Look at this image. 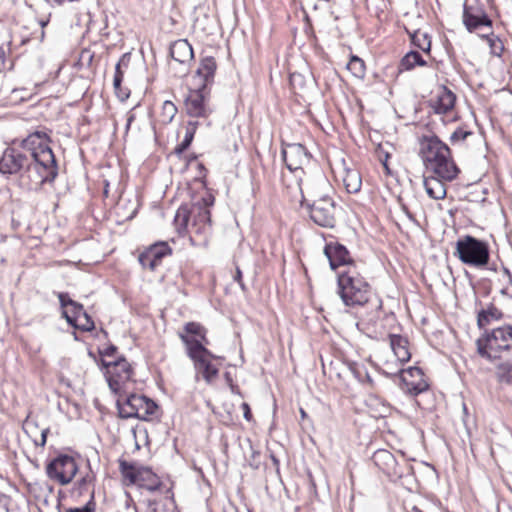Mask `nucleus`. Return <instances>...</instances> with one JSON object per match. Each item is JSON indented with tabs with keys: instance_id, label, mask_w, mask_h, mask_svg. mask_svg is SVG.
<instances>
[{
	"instance_id": "obj_57",
	"label": "nucleus",
	"mask_w": 512,
	"mask_h": 512,
	"mask_svg": "<svg viewBox=\"0 0 512 512\" xmlns=\"http://www.w3.org/2000/svg\"><path fill=\"white\" fill-rule=\"evenodd\" d=\"M413 510H414V512H422V511H421L420 509H418V508H414Z\"/></svg>"
},
{
	"instance_id": "obj_22",
	"label": "nucleus",
	"mask_w": 512,
	"mask_h": 512,
	"mask_svg": "<svg viewBox=\"0 0 512 512\" xmlns=\"http://www.w3.org/2000/svg\"><path fill=\"white\" fill-rule=\"evenodd\" d=\"M170 55L175 62L189 63L193 59V49L186 39L175 41L170 47Z\"/></svg>"
},
{
	"instance_id": "obj_27",
	"label": "nucleus",
	"mask_w": 512,
	"mask_h": 512,
	"mask_svg": "<svg viewBox=\"0 0 512 512\" xmlns=\"http://www.w3.org/2000/svg\"><path fill=\"white\" fill-rule=\"evenodd\" d=\"M180 333L185 334L187 337L192 338L194 340H199L203 345L208 344L206 339V330L205 328L197 323V322H188L184 325L183 331H179Z\"/></svg>"
},
{
	"instance_id": "obj_33",
	"label": "nucleus",
	"mask_w": 512,
	"mask_h": 512,
	"mask_svg": "<svg viewBox=\"0 0 512 512\" xmlns=\"http://www.w3.org/2000/svg\"><path fill=\"white\" fill-rule=\"evenodd\" d=\"M151 512H177L176 504L172 497L166 496L161 500L150 502Z\"/></svg>"
},
{
	"instance_id": "obj_25",
	"label": "nucleus",
	"mask_w": 512,
	"mask_h": 512,
	"mask_svg": "<svg viewBox=\"0 0 512 512\" xmlns=\"http://www.w3.org/2000/svg\"><path fill=\"white\" fill-rule=\"evenodd\" d=\"M389 340L391 349L397 360L401 363L408 361L411 357L408 349V340L396 334L389 335Z\"/></svg>"
},
{
	"instance_id": "obj_9",
	"label": "nucleus",
	"mask_w": 512,
	"mask_h": 512,
	"mask_svg": "<svg viewBox=\"0 0 512 512\" xmlns=\"http://www.w3.org/2000/svg\"><path fill=\"white\" fill-rule=\"evenodd\" d=\"M119 470L123 478V483L127 486L138 485L148 491H156L162 485L157 475L153 473L150 468L137 463L119 460Z\"/></svg>"
},
{
	"instance_id": "obj_24",
	"label": "nucleus",
	"mask_w": 512,
	"mask_h": 512,
	"mask_svg": "<svg viewBox=\"0 0 512 512\" xmlns=\"http://www.w3.org/2000/svg\"><path fill=\"white\" fill-rule=\"evenodd\" d=\"M373 461L384 473L392 474L396 472L397 461L394 455L388 450L381 449L374 453Z\"/></svg>"
},
{
	"instance_id": "obj_47",
	"label": "nucleus",
	"mask_w": 512,
	"mask_h": 512,
	"mask_svg": "<svg viewBox=\"0 0 512 512\" xmlns=\"http://www.w3.org/2000/svg\"><path fill=\"white\" fill-rule=\"evenodd\" d=\"M117 348L114 346V345H110L109 347L105 348L101 354L104 356V357H110V356H113L114 353L116 352Z\"/></svg>"
},
{
	"instance_id": "obj_15",
	"label": "nucleus",
	"mask_w": 512,
	"mask_h": 512,
	"mask_svg": "<svg viewBox=\"0 0 512 512\" xmlns=\"http://www.w3.org/2000/svg\"><path fill=\"white\" fill-rule=\"evenodd\" d=\"M172 253V249L167 242H157L150 245L138 257L139 263L143 268L154 271L162 262L165 256Z\"/></svg>"
},
{
	"instance_id": "obj_46",
	"label": "nucleus",
	"mask_w": 512,
	"mask_h": 512,
	"mask_svg": "<svg viewBox=\"0 0 512 512\" xmlns=\"http://www.w3.org/2000/svg\"><path fill=\"white\" fill-rule=\"evenodd\" d=\"M241 408H242V411H243L244 418L247 421H250L252 419V414H251V410H250L249 405L244 402V403L241 404Z\"/></svg>"
},
{
	"instance_id": "obj_49",
	"label": "nucleus",
	"mask_w": 512,
	"mask_h": 512,
	"mask_svg": "<svg viewBox=\"0 0 512 512\" xmlns=\"http://www.w3.org/2000/svg\"><path fill=\"white\" fill-rule=\"evenodd\" d=\"M37 428L33 422H26V431L32 436L33 430Z\"/></svg>"
},
{
	"instance_id": "obj_48",
	"label": "nucleus",
	"mask_w": 512,
	"mask_h": 512,
	"mask_svg": "<svg viewBox=\"0 0 512 512\" xmlns=\"http://www.w3.org/2000/svg\"><path fill=\"white\" fill-rule=\"evenodd\" d=\"M114 78H118L120 80H123V72L120 69V63H117L115 67V75Z\"/></svg>"
},
{
	"instance_id": "obj_7",
	"label": "nucleus",
	"mask_w": 512,
	"mask_h": 512,
	"mask_svg": "<svg viewBox=\"0 0 512 512\" xmlns=\"http://www.w3.org/2000/svg\"><path fill=\"white\" fill-rule=\"evenodd\" d=\"M455 254L462 263L477 268L487 265L490 258L487 243L470 235L457 240Z\"/></svg>"
},
{
	"instance_id": "obj_1",
	"label": "nucleus",
	"mask_w": 512,
	"mask_h": 512,
	"mask_svg": "<svg viewBox=\"0 0 512 512\" xmlns=\"http://www.w3.org/2000/svg\"><path fill=\"white\" fill-rule=\"evenodd\" d=\"M296 176L299 177L301 204L308 209L310 218L321 227H334L336 205L330 195L332 188L328 180L323 175H319L317 178L303 183L301 177Z\"/></svg>"
},
{
	"instance_id": "obj_44",
	"label": "nucleus",
	"mask_w": 512,
	"mask_h": 512,
	"mask_svg": "<svg viewBox=\"0 0 512 512\" xmlns=\"http://www.w3.org/2000/svg\"><path fill=\"white\" fill-rule=\"evenodd\" d=\"M49 432V428H43L40 432V436L37 438H34L33 441L37 446L44 447L47 440V434Z\"/></svg>"
},
{
	"instance_id": "obj_41",
	"label": "nucleus",
	"mask_w": 512,
	"mask_h": 512,
	"mask_svg": "<svg viewBox=\"0 0 512 512\" xmlns=\"http://www.w3.org/2000/svg\"><path fill=\"white\" fill-rule=\"evenodd\" d=\"M95 510V502H94V495L91 494L90 500L87 502V504L83 507L79 508H69L66 510V512H94Z\"/></svg>"
},
{
	"instance_id": "obj_30",
	"label": "nucleus",
	"mask_w": 512,
	"mask_h": 512,
	"mask_svg": "<svg viewBox=\"0 0 512 512\" xmlns=\"http://www.w3.org/2000/svg\"><path fill=\"white\" fill-rule=\"evenodd\" d=\"M417 65L424 66L426 65V61L417 51H410L402 58L400 62V70L409 71Z\"/></svg>"
},
{
	"instance_id": "obj_2",
	"label": "nucleus",
	"mask_w": 512,
	"mask_h": 512,
	"mask_svg": "<svg viewBox=\"0 0 512 512\" xmlns=\"http://www.w3.org/2000/svg\"><path fill=\"white\" fill-rule=\"evenodd\" d=\"M418 144V154L427 172L442 177L446 181L457 178L460 169L453 160L447 144L432 134L421 136Z\"/></svg>"
},
{
	"instance_id": "obj_40",
	"label": "nucleus",
	"mask_w": 512,
	"mask_h": 512,
	"mask_svg": "<svg viewBox=\"0 0 512 512\" xmlns=\"http://www.w3.org/2000/svg\"><path fill=\"white\" fill-rule=\"evenodd\" d=\"M94 476L91 473H87L85 476H83L78 482V491L79 494H83L88 490L89 485L93 482Z\"/></svg>"
},
{
	"instance_id": "obj_39",
	"label": "nucleus",
	"mask_w": 512,
	"mask_h": 512,
	"mask_svg": "<svg viewBox=\"0 0 512 512\" xmlns=\"http://www.w3.org/2000/svg\"><path fill=\"white\" fill-rule=\"evenodd\" d=\"M193 135H194V132L187 129L183 141L175 148L176 153L180 154L190 146V144L193 140Z\"/></svg>"
},
{
	"instance_id": "obj_5",
	"label": "nucleus",
	"mask_w": 512,
	"mask_h": 512,
	"mask_svg": "<svg viewBox=\"0 0 512 512\" xmlns=\"http://www.w3.org/2000/svg\"><path fill=\"white\" fill-rule=\"evenodd\" d=\"M478 354L489 361L501 357V353L512 348V326L505 325L493 329L476 341Z\"/></svg>"
},
{
	"instance_id": "obj_11",
	"label": "nucleus",
	"mask_w": 512,
	"mask_h": 512,
	"mask_svg": "<svg viewBox=\"0 0 512 512\" xmlns=\"http://www.w3.org/2000/svg\"><path fill=\"white\" fill-rule=\"evenodd\" d=\"M102 365L105 368V377L109 388L115 394L121 393L125 384L132 377L130 363L125 358L120 357L114 361L103 360Z\"/></svg>"
},
{
	"instance_id": "obj_28",
	"label": "nucleus",
	"mask_w": 512,
	"mask_h": 512,
	"mask_svg": "<svg viewBox=\"0 0 512 512\" xmlns=\"http://www.w3.org/2000/svg\"><path fill=\"white\" fill-rule=\"evenodd\" d=\"M343 183L348 193H357L362 185L360 173L357 170H345Z\"/></svg>"
},
{
	"instance_id": "obj_37",
	"label": "nucleus",
	"mask_w": 512,
	"mask_h": 512,
	"mask_svg": "<svg viewBox=\"0 0 512 512\" xmlns=\"http://www.w3.org/2000/svg\"><path fill=\"white\" fill-rule=\"evenodd\" d=\"M502 313L495 307L483 310L478 315V325L484 326L489 323L490 319H499Z\"/></svg>"
},
{
	"instance_id": "obj_34",
	"label": "nucleus",
	"mask_w": 512,
	"mask_h": 512,
	"mask_svg": "<svg viewBox=\"0 0 512 512\" xmlns=\"http://www.w3.org/2000/svg\"><path fill=\"white\" fill-rule=\"evenodd\" d=\"M177 114V107L172 101L166 100L163 102L159 119L163 124L172 122L175 115Z\"/></svg>"
},
{
	"instance_id": "obj_32",
	"label": "nucleus",
	"mask_w": 512,
	"mask_h": 512,
	"mask_svg": "<svg viewBox=\"0 0 512 512\" xmlns=\"http://www.w3.org/2000/svg\"><path fill=\"white\" fill-rule=\"evenodd\" d=\"M412 44L422 50L423 52L429 53L431 49V39L428 33L421 30H417L410 35Z\"/></svg>"
},
{
	"instance_id": "obj_43",
	"label": "nucleus",
	"mask_w": 512,
	"mask_h": 512,
	"mask_svg": "<svg viewBox=\"0 0 512 512\" xmlns=\"http://www.w3.org/2000/svg\"><path fill=\"white\" fill-rule=\"evenodd\" d=\"M121 83H122V80H120L118 78L113 79V86H114L117 96L121 100H125L128 97V94L126 92H122Z\"/></svg>"
},
{
	"instance_id": "obj_14",
	"label": "nucleus",
	"mask_w": 512,
	"mask_h": 512,
	"mask_svg": "<svg viewBox=\"0 0 512 512\" xmlns=\"http://www.w3.org/2000/svg\"><path fill=\"white\" fill-rule=\"evenodd\" d=\"M281 154L290 171L304 174V166L310 163L311 155L302 144H286L283 146Z\"/></svg>"
},
{
	"instance_id": "obj_12",
	"label": "nucleus",
	"mask_w": 512,
	"mask_h": 512,
	"mask_svg": "<svg viewBox=\"0 0 512 512\" xmlns=\"http://www.w3.org/2000/svg\"><path fill=\"white\" fill-rule=\"evenodd\" d=\"M77 471L78 466L75 459L68 455H59L46 467L47 476L60 485L69 484Z\"/></svg>"
},
{
	"instance_id": "obj_3",
	"label": "nucleus",
	"mask_w": 512,
	"mask_h": 512,
	"mask_svg": "<svg viewBox=\"0 0 512 512\" xmlns=\"http://www.w3.org/2000/svg\"><path fill=\"white\" fill-rule=\"evenodd\" d=\"M50 139L46 132L35 131L22 140L21 146L29 153L36 171V180L43 182L53 181L58 168L52 149L49 146Z\"/></svg>"
},
{
	"instance_id": "obj_51",
	"label": "nucleus",
	"mask_w": 512,
	"mask_h": 512,
	"mask_svg": "<svg viewBox=\"0 0 512 512\" xmlns=\"http://www.w3.org/2000/svg\"><path fill=\"white\" fill-rule=\"evenodd\" d=\"M133 120H134V115H133V114H130V115L128 116V118H127V124H126V128H127V130L129 129V127H130L131 123L133 122Z\"/></svg>"
},
{
	"instance_id": "obj_42",
	"label": "nucleus",
	"mask_w": 512,
	"mask_h": 512,
	"mask_svg": "<svg viewBox=\"0 0 512 512\" xmlns=\"http://www.w3.org/2000/svg\"><path fill=\"white\" fill-rule=\"evenodd\" d=\"M472 133L470 131H466V130H463V129H457L456 131H454L451 135V140L452 141H463L465 140L468 136H470Z\"/></svg>"
},
{
	"instance_id": "obj_21",
	"label": "nucleus",
	"mask_w": 512,
	"mask_h": 512,
	"mask_svg": "<svg viewBox=\"0 0 512 512\" xmlns=\"http://www.w3.org/2000/svg\"><path fill=\"white\" fill-rule=\"evenodd\" d=\"M216 67V61L213 57L203 58L196 70V75L194 77L195 80L199 81L196 86L206 88V86L213 80Z\"/></svg>"
},
{
	"instance_id": "obj_52",
	"label": "nucleus",
	"mask_w": 512,
	"mask_h": 512,
	"mask_svg": "<svg viewBox=\"0 0 512 512\" xmlns=\"http://www.w3.org/2000/svg\"><path fill=\"white\" fill-rule=\"evenodd\" d=\"M379 157H381V155H379ZM388 158H389V154H388V153H386V154H385V158H384V160H383L382 158H380V160L382 161V163H383V165H384V167H385L386 169L388 168V167H387V160H388Z\"/></svg>"
},
{
	"instance_id": "obj_54",
	"label": "nucleus",
	"mask_w": 512,
	"mask_h": 512,
	"mask_svg": "<svg viewBox=\"0 0 512 512\" xmlns=\"http://www.w3.org/2000/svg\"><path fill=\"white\" fill-rule=\"evenodd\" d=\"M45 1L50 3V4L60 5V0H45Z\"/></svg>"
},
{
	"instance_id": "obj_26",
	"label": "nucleus",
	"mask_w": 512,
	"mask_h": 512,
	"mask_svg": "<svg viewBox=\"0 0 512 512\" xmlns=\"http://www.w3.org/2000/svg\"><path fill=\"white\" fill-rule=\"evenodd\" d=\"M59 301L63 308V316L67 322L71 325L73 322L79 319L80 313L78 307H83L81 304L70 299L67 294H59Z\"/></svg>"
},
{
	"instance_id": "obj_18",
	"label": "nucleus",
	"mask_w": 512,
	"mask_h": 512,
	"mask_svg": "<svg viewBox=\"0 0 512 512\" xmlns=\"http://www.w3.org/2000/svg\"><path fill=\"white\" fill-rule=\"evenodd\" d=\"M205 89L197 86L192 90L185 101L187 113L193 117H205L210 114L211 109L206 102Z\"/></svg>"
},
{
	"instance_id": "obj_23",
	"label": "nucleus",
	"mask_w": 512,
	"mask_h": 512,
	"mask_svg": "<svg viewBox=\"0 0 512 512\" xmlns=\"http://www.w3.org/2000/svg\"><path fill=\"white\" fill-rule=\"evenodd\" d=\"M444 182L447 181L434 174L424 177L423 184L428 196L435 200L443 199L446 196Z\"/></svg>"
},
{
	"instance_id": "obj_55",
	"label": "nucleus",
	"mask_w": 512,
	"mask_h": 512,
	"mask_svg": "<svg viewBox=\"0 0 512 512\" xmlns=\"http://www.w3.org/2000/svg\"><path fill=\"white\" fill-rule=\"evenodd\" d=\"M300 414H301L302 418H305L307 416L306 412L302 408L300 409Z\"/></svg>"
},
{
	"instance_id": "obj_17",
	"label": "nucleus",
	"mask_w": 512,
	"mask_h": 512,
	"mask_svg": "<svg viewBox=\"0 0 512 512\" xmlns=\"http://www.w3.org/2000/svg\"><path fill=\"white\" fill-rule=\"evenodd\" d=\"M402 389L410 395H418L429 387L422 370L418 367H409L401 371Z\"/></svg>"
},
{
	"instance_id": "obj_10",
	"label": "nucleus",
	"mask_w": 512,
	"mask_h": 512,
	"mask_svg": "<svg viewBox=\"0 0 512 512\" xmlns=\"http://www.w3.org/2000/svg\"><path fill=\"white\" fill-rule=\"evenodd\" d=\"M0 172L2 174L21 173L26 175L32 181L41 183L36 180V171L33 167V160L22 151L15 148H6L0 158Z\"/></svg>"
},
{
	"instance_id": "obj_50",
	"label": "nucleus",
	"mask_w": 512,
	"mask_h": 512,
	"mask_svg": "<svg viewBox=\"0 0 512 512\" xmlns=\"http://www.w3.org/2000/svg\"><path fill=\"white\" fill-rule=\"evenodd\" d=\"M5 67V53L3 49L0 47V71Z\"/></svg>"
},
{
	"instance_id": "obj_19",
	"label": "nucleus",
	"mask_w": 512,
	"mask_h": 512,
	"mask_svg": "<svg viewBox=\"0 0 512 512\" xmlns=\"http://www.w3.org/2000/svg\"><path fill=\"white\" fill-rule=\"evenodd\" d=\"M324 254L329 260L331 269L335 270L338 267H343L347 270L348 266H355L349 251L346 247L339 243H328L324 248Z\"/></svg>"
},
{
	"instance_id": "obj_8",
	"label": "nucleus",
	"mask_w": 512,
	"mask_h": 512,
	"mask_svg": "<svg viewBox=\"0 0 512 512\" xmlns=\"http://www.w3.org/2000/svg\"><path fill=\"white\" fill-rule=\"evenodd\" d=\"M179 338L186 347L187 355L194 362L195 369L206 382L211 383L218 374V369L210 362V358L214 356L199 340L189 338L183 333L179 334Z\"/></svg>"
},
{
	"instance_id": "obj_45",
	"label": "nucleus",
	"mask_w": 512,
	"mask_h": 512,
	"mask_svg": "<svg viewBox=\"0 0 512 512\" xmlns=\"http://www.w3.org/2000/svg\"><path fill=\"white\" fill-rule=\"evenodd\" d=\"M233 278L240 285L241 289L244 290L245 289V285H244V282L242 280V272H241L239 267H236V272H235V275H234Z\"/></svg>"
},
{
	"instance_id": "obj_36",
	"label": "nucleus",
	"mask_w": 512,
	"mask_h": 512,
	"mask_svg": "<svg viewBox=\"0 0 512 512\" xmlns=\"http://www.w3.org/2000/svg\"><path fill=\"white\" fill-rule=\"evenodd\" d=\"M347 69L357 78H363L365 75V64L362 59L352 56L347 64Z\"/></svg>"
},
{
	"instance_id": "obj_56",
	"label": "nucleus",
	"mask_w": 512,
	"mask_h": 512,
	"mask_svg": "<svg viewBox=\"0 0 512 512\" xmlns=\"http://www.w3.org/2000/svg\"><path fill=\"white\" fill-rule=\"evenodd\" d=\"M40 25H41V27L46 26V25H47V21H43V20H42V21H40Z\"/></svg>"
},
{
	"instance_id": "obj_29",
	"label": "nucleus",
	"mask_w": 512,
	"mask_h": 512,
	"mask_svg": "<svg viewBox=\"0 0 512 512\" xmlns=\"http://www.w3.org/2000/svg\"><path fill=\"white\" fill-rule=\"evenodd\" d=\"M191 211L188 210L186 206H181L176 211L174 217V226L179 235H182L184 232H188L189 226V216Z\"/></svg>"
},
{
	"instance_id": "obj_38",
	"label": "nucleus",
	"mask_w": 512,
	"mask_h": 512,
	"mask_svg": "<svg viewBox=\"0 0 512 512\" xmlns=\"http://www.w3.org/2000/svg\"><path fill=\"white\" fill-rule=\"evenodd\" d=\"M483 37H486V39L489 43V46L491 48V52L494 55L500 56L504 50L502 41L498 37L494 36L493 34H491L490 36L484 35Z\"/></svg>"
},
{
	"instance_id": "obj_35",
	"label": "nucleus",
	"mask_w": 512,
	"mask_h": 512,
	"mask_svg": "<svg viewBox=\"0 0 512 512\" xmlns=\"http://www.w3.org/2000/svg\"><path fill=\"white\" fill-rule=\"evenodd\" d=\"M80 313L79 319L73 322L71 325L82 331H91L94 329V322L91 317L87 314L83 307H78Z\"/></svg>"
},
{
	"instance_id": "obj_4",
	"label": "nucleus",
	"mask_w": 512,
	"mask_h": 512,
	"mask_svg": "<svg viewBox=\"0 0 512 512\" xmlns=\"http://www.w3.org/2000/svg\"><path fill=\"white\" fill-rule=\"evenodd\" d=\"M337 294L343 304L350 308L362 307L375 296L370 284L359 273L356 266L338 273Z\"/></svg>"
},
{
	"instance_id": "obj_53",
	"label": "nucleus",
	"mask_w": 512,
	"mask_h": 512,
	"mask_svg": "<svg viewBox=\"0 0 512 512\" xmlns=\"http://www.w3.org/2000/svg\"><path fill=\"white\" fill-rule=\"evenodd\" d=\"M504 274L507 276L509 282H511L512 276L508 269L504 268Z\"/></svg>"
},
{
	"instance_id": "obj_20",
	"label": "nucleus",
	"mask_w": 512,
	"mask_h": 512,
	"mask_svg": "<svg viewBox=\"0 0 512 512\" xmlns=\"http://www.w3.org/2000/svg\"><path fill=\"white\" fill-rule=\"evenodd\" d=\"M456 101L455 94L446 86L437 88L435 96L430 99V107L437 114H446L454 108Z\"/></svg>"
},
{
	"instance_id": "obj_6",
	"label": "nucleus",
	"mask_w": 512,
	"mask_h": 512,
	"mask_svg": "<svg viewBox=\"0 0 512 512\" xmlns=\"http://www.w3.org/2000/svg\"><path fill=\"white\" fill-rule=\"evenodd\" d=\"M117 407L121 418H138L145 421L155 416L158 409L153 400L138 394H120L117 399Z\"/></svg>"
},
{
	"instance_id": "obj_13",
	"label": "nucleus",
	"mask_w": 512,
	"mask_h": 512,
	"mask_svg": "<svg viewBox=\"0 0 512 512\" xmlns=\"http://www.w3.org/2000/svg\"><path fill=\"white\" fill-rule=\"evenodd\" d=\"M193 222L188 233L191 242L206 243L211 234L210 211L206 207L194 206L191 210Z\"/></svg>"
},
{
	"instance_id": "obj_31",
	"label": "nucleus",
	"mask_w": 512,
	"mask_h": 512,
	"mask_svg": "<svg viewBox=\"0 0 512 512\" xmlns=\"http://www.w3.org/2000/svg\"><path fill=\"white\" fill-rule=\"evenodd\" d=\"M496 379L499 383L512 386V363L501 362L496 366Z\"/></svg>"
},
{
	"instance_id": "obj_16",
	"label": "nucleus",
	"mask_w": 512,
	"mask_h": 512,
	"mask_svg": "<svg viewBox=\"0 0 512 512\" xmlns=\"http://www.w3.org/2000/svg\"><path fill=\"white\" fill-rule=\"evenodd\" d=\"M463 23L470 32L482 26L491 27L492 25V21L487 16L485 10L477 2L474 4L466 2L464 4Z\"/></svg>"
}]
</instances>
